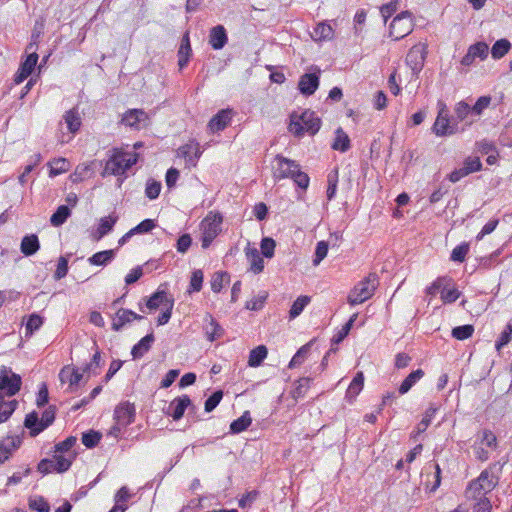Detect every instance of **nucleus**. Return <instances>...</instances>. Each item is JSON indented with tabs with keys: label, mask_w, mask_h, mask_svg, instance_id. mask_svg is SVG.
Masks as SVG:
<instances>
[{
	"label": "nucleus",
	"mask_w": 512,
	"mask_h": 512,
	"mask_svg": "<svg viewBox=\"0 0 512 512\" xmlns=\"http://www.w3.org/2000/svg\"><path fill=\"white\" fill-rule=\"evenodd\" d=\"M38 59L39 56L35 51L27 55L25 60L20 63V66L14 76V81L16 84L22 83L32 74L38 62Z\"/></svg>",
	"instance_id": "nucleus-14"
},
{
	"label": "nucleus",
	"mask_w": 512,
	"mask_h": 512,
	"mask_svg": "<svg viewBox=\"0 0 512 512\" xmlns=\"http://www.w3.org/2000/svg\"><path fill=\"white\" fill-rule=\"evenodd\" d=\"M71 215L68 205H60L50 217V223L54 227L63 225Z\"/></svg>",
	"instance_id": "nucleus-34"
},
{
	"label": "nucleus",
	"mask_w": 512,
	"mask_h": 512,
	"mask_svg": "<svg viewBox=\"0 0 512 512\" xmlns=\"http://www.w3.org/2000/svg\"><path fill=\"white\" fill-rule=\"evenodd\" d=\"M321 127V120L315 112L304 110L300 115L295 112L290 116L289 131L297 137H301L305 132L315 135Z\"/></svg>",
	"instance_id": "nucleus-1"
},
{
	"label": "nucleus",
	"mask_w": 512,
	"mask_h": 512,
	"mask_svg": "<svg viewBox=\"0 0 512 512\" xmlns=\"http://www.w3.org/2000/svg\"><path fill=\"white\" fill-rule=\"evenodd\" d=\"M150 262L145 263L143 266H136L125 277L126 285H131L137 282L144 274V268H148Z\"/></svg>",
	"instance_id": "nucleus-60"
},
{
	"label": "nucleus",
	"mask_w": 512,
	"mask_h": 512,
	"mask_svg": "<svg viewBox=\"0 0 512 512\" xmlns=\"http://www.w3.org/2000/svg\"><path fill=\"white\" fill-rule=\"evenodd\" d=\"M468 49L475 58H479L481 60L486 59L489 52V47L487 43L482 41L476 42L475 44L471 45Z\"/></svg>",
	"instance_id": "nucleus-56"
},
{
	"label": "nucleus",
	"mask_w": 512,
	"mask_h": 512,
	"mask_svg": "<svg viewBox=\"0 0 512 512\" xmlns=\"http://www.w3.org/2000/svg\"><path fill=\"white\" fill-rule=\"evenodd\" d=\"M65 123L67 124L68 130L75 134L79 131L81 126V118L79 116L78 111L75 109H71L67 111L64 115Z\"/></svg>",
	"instance_id": "nucleus-38"
},
{
	"label": "nucleus",
	"mask_w": 512,
	"mask_h": 512,
	"mask_svg": "<svg viewBox=\"0 0 512 512\" xmlns=\"http://www.w3.org/2000/svg\"><path fill=\"white\" fill-rule=\"evenodd\" d=\"M21 385L22 378L19 374L14 373L9 367H0V392L12 397L20 391Z\"/></svg>",
	"instance_id": "nucleus-6"
},
{
	"label": "nucleus",
	"mask_w": 512,
	"mask_h": 512,
	"mask_svg": "<svg viewBox=\"0 0 512 512\" xmlns=\"http://www.w3.org/2000/svg\"><path fill=\"white\" fill-rule=\"evenodd\" d=\"M252 423L249 411H245L239 418L230 424V433L239 434L248 429Z\"/></svg>",
	"instance_id": "nucleus-32"
},
{
	"label": "nucleus",
	"mask_w": 512,
	"mask_h": 512,
	"mask_svg": "<svg viewBox=\"0 0 512 512\" xmlns=\"http://www.w3.org/2000/svg\"><path fill=\"white\" fill-rule=\"evenodd\" d=\"M494 487L492 480L489 478V474L487 472H482L478 479L471 483L469 486V490L473 491V497H476V493L480 495L481 493H487Z\"/></svg>",
	"instance_id": "nucleus-25"
},
{
	"label": "nucleus",
	"mask_w": 512,
	"mask_h": 512,
	"mask_svg": "<svg viewBox=\"0 0 512 512\" xmlns=\"http://www.w3.org/2000/svg\"><path fill=\"white\" fill-rule=\"evenodd\" d=\"M156 221L153 219H145L141 221L138 225L130 229L132 235L136 234H145L152 231L156 227Z\"/></svg>",
	"instance_id": "nucleus-55"
},
{
	"label": "nucleus",
	"mask_w": 512,
	"mask_h": 512,
	"mask_svg": "<svg viewBox=\"0 0 512 512\" xmlns=\"http://www.w3.org/2000/svg\"><path fill=\"white\" fill-rule=\"evenodd\" d=\"M424 374L425 373L422 369L412 371L400 384L398 389L399 394H406L416 384V382L424 376Z\"/></svg>",
	"instance_id": "nucleus-31"
},
{
	"label": "nucleus",
	"mask_w": 512,
	"mask_h": 512,
	"mask_svg": "<svg viewBox=\"0 0 512 512\" xmlns=\"http://www.w3.org/2000/svg\"><path fill=\"white\" fill-rule=\"evenodd\" d=\"M311 298L306 295L299 296L292 304L290 311H289V318L295 319L298 317L305 307L310 303Z\"/></svg>",
	"instance_id": "nucleus-40"
},
{
	"label": "nucleus",
	"mask_w": 512,
	"mask_h": 512,
	"mask_svg": "<svg viewBox=\"0 0 512 512\" xmlns=\"http://www.w3.org/2000/svg\"><path fill=\"white\" fill-rule=\"evenodd\" d=\"M24 426L30 430V435L32 437L40 434L42 431L37 430L41 427V421L39 419L38 413L33 411L27 414L24 420Z\"/></svg>",
	"instance_id": "nucleus-39"
},
{
	"label": "nucleus",
	"mask_w": 512,
	"mask_h": 512,
	"mask_svg": "<svg viewBox=\"0 0 512 512\" xmlns=\"http://www.w3.org/2000/svg\"><path fill=\"white\" fill-rule=\"evenodd\" d=\"M121 123L132 129L140 130L148 126L149 117L143 109H128L123 114Z\"/></svg>",
	"instance_id": "nucleus-9"
},
{
	"label": "nucleus",
	"mask_w": 512,
	"mask_h": 512,
	"mask_svg": "<svg viewBox=\"0 0 512 512\" xmlns=\"http://www.w3.org/2000/svg\"><path fill=\"white\" fill-rule=\"evenodd\" d=\"M276 241L271 237H263L260 243L261 256H274Z\"/></svg>",
	"instance_id": "nucleus-61"
},
{
	"label": "nucleus",
	"mask_w": 512,
	"mask_h": 512,
	"mask_svg": "<svg viewBox=\"0 0 512 512\" xmlns=\"http://www.w3.org/2000/svg\"><path fill=\"white\" fill-rule=\"evenodd\" d=\"M268 350L266 346L259 345L256 348L252 349L249 354L248 365L250 367H258L267 357Z\"/></svg>",
	"instance_id": "nucleus-36"
},
{
	"label": "nucleus",
	"mask_w": 512,
	"mask_h": 512,
	"mask_svg": "<svg viewBox=\"0 0 512 512\" xmlns=\"http://www.w3.org/2000/svg\"><path fill=\"white\" fill-rule=\"evenodd\" d=\"M21 442L22 441L19 436H8L0 441V464L10 458L12 452L20 447Z\"/></svg>",
	"instance_id": "nucleus-20"
},
{
	"label": "nucleus",
	"mask_w": 512,
	"mask_h": 512,
	"mask_svg": "<svg viewBox=\"0 0 512 512\" xmlns=\"http://www.w3.org/2000/svg\"><path fill=\"white\" fill-rule=\"evenodd\" d=\"M356 318H357V314H353L350 317V319L342 326V328L333 336V338L331 339L332 347L334 345L339 344L347 337Z\"/></svg>",
	"instance_id": "nucleus-41"
},
{
	"label": "nucleus",
	"mask_w": 512,
	"mask_h": 512,
	"mask_svg": "<svg viewBox=\"0 0 512 512\" xmlns=\"http://www.w3.org/2000/svg\"><path fill=\"white\" fill-rule=\"evenodd\" d=\"M138 159L139 154L136 152L131 153L115 149L113 155L106 163L105 170L112 175L121 176L134 166Z\"/></svg>",
	"instance_id": "nucleus-2"
},
{
	"label": "nucleus",
	"mask_w": 512,
	"mask_h": 512,
	"mask_svg": "<svg viewBox=\"0 0 512 512\" xmlns=\"http://www.w3.org/2000/svg\"><path fill=\"white\" fill-rule=\"evenodd\" d=\"M135 415V405L126 401L116 406L113 418L117 424L127 427L134 422Z\"/></svg>",
	"instance_id": "nucleus-12"
},
{
	"label": "nucleus",
	"mask_w": 512,
	"mask_h": 512,
	"mask_svg": "<svg viewBox=\"0 0 512 512\" xmlns=\"http://www.w3.org/2000/svg\"><path fill=\"white\" fill-rule=\"evenodd\" d=\"M511 49V43L508 39L502 38L497 40L491 48V56L498 60L504 57Z\"/></svg>",
	"instance_id": "nucleus-35"
},
{
	"label": "nucleus",
	"mask_w": 512,
	"mask_h": 512,
	"mask_svg": "<svg viewBox=\"0 0 512 512\" xmlns=\"http://www.w3.org/2000/svg\"><path fill=\"white\" fill-rule=\"evenodd\" d=\"M50 164L49 176L55 177L69 170V161L65 158H55Z\"/></svg>",
	"instance_id": "nucleus-43"
},
{
	"label": "nucleus",
	"mask_w": 512,
	"mask_h": 512,
	"mask_svg": "<svg viewBox=\"0 0 512 512\" xmlns=\"http://www.w3.org/2000/svg\"><path fill=\"white\" fill-rule=\"evenodd\" d=\"M485 494L486 493H481L480 495H478V493H476V497H474L475 499H477V502L475 503L474 506L475 512H491L492 505L490 500L487 497H485Z\"/></svg>",
	"instance_id": "nucleus-62"
},
{
	"label": "nucleus",
	"mask_w": 512,
	"mask_h": 512,
	"mask_svg": "<svg viewBox=\"0 0 512 512\" xmlns=\"http://www.w3.org/2000/svg\"><path fill=\"white\" fill-rule=\"evenodd\" d=\"M363 386H364V374H363V372L360 371V372L356 373L353 380L351 381V383L346 391L345 398L349 402H352L362 391Z\"/></svg>",
	"instance_id": "nucleus-28"
},
{
	"label": "nucleus",
	"mask_w": 512,
	"mask_h": 512,
	"mask_svg": "<svg viewBox=\"0 0 512 512\" xmlns=\"http://www.w3.org/2000/svg\"><path fill=\"white\" fill-rule=\"evenodd\" d=\"M53 459L55 461L56 473H64L70 469L74 457L67 458L63 455H55Z\"/></svg>",
	"instance_id": "nucleus-59"
},
{
	"label": "nucleus",
	"mask_w": 512,
	"mask_h": 512,
	"mask_svg": "<svg viewBox=\"0 0 512 512\" xmlns=\"http://www.w3.org/2000/svg\"><path fill=\"white\" fill-rule=\"evenodd\" d=\"M56 415V407L53 405H50L42 414L41 421V427L37 429L38 431H43L47 427H49L55 420Z\"/></svg>",
	"instance_id": "nucleus-54"
},
{
	"label": "nucleus",
	"mask_w": 512,
	"mask_h": 512,
	"mask_svg": "<svg viewBox=\"0 0 512 512\" xmlns=\"http://www.w3.org/2000/svg\"><path fill=\"white\" fill-rule=\"evenodd\" d=\"M117 220L118 217L115 215H109L101 218L94 236L97 239H100L103 236L107 235L109 232L113 230V227L116 224Z\"/></svg>",
	"instance_id": "nucleus-30"
},
{
	"label": "nucleus",
	"mask_w": 512,
	"mask_h": 512,
	"mask_svg": "<svg viewBox=\"0 0 512 512\" xmlns=\"http://www.w3.org/2000/svg\"><path fill=\"white\" fill-rule=\"evenodd\" d=\"M143 316L133 312L129 309L120 308L116 312V315L112 322V329L114 331H120L124 325L132 322L133 320H142Z\"/></svg>",
	"instance_id": "nucleus-18"
},
{
	"label": "nucleus",
	"mask_w": 512,
	"mask_h": 512,
	"mask_svg": "<svg viewBox=\"0 0 512 512\" xmlns=\"http://www.w3.org/2000/svg\"><path fill=\"white\" fill-rule=\"evenodd\" d=\"M203 271L196 269L192 272L188 292H199L203 286Z\"/></svg>",
	"instance_id": "nucleus-50"
},
{
	"label": "nucleus",
	"mask_w": 512,
	"mask_h": 512,
	"mask_svg": "<svg viewBox=\"0 0 512 512\" xmlns=\"http://www.w3.org/2000/svg\"><path fill=\"white\" fill-rule=\"evenodd\" d=\"M161 188H162L161 182L150 178L147 180V183H146L145 196L150 200H155L159 197Z\"/></svg>",
	"instance_id": "nucleus-47"
},
{
	"label": "nucleus",
	"mask_w": 512,
	"mask_h": 512,
	"mask_svg": "<svg viewBox=\"0 0 512 512\" xmlns=\"http://www.w3.org/2000/svg\"><path fill=\"white\" fill-rule=\"evenodd\" d=\"M170 300V297H168L167 292L164 290H157L155 293H153L149 299L146 302L147 308L150 310L157 309L160 305H167V301Z\"/></svg>",
	"instance_id": "nucleus-37"
},
{
	"label": "nucleus",
	"mask_w": 512,
	"mask_h": 512,
	"mask_svg": "<svg viewBox=\"0 0 512 512\" xmlns=\"http://www.w3.org/2000/svg\"><path fill=\"white\" fill-rule=\"evenodd\" d=\"M436 411H437V408L433 407V406H430L429 408L426 409L422 420L417 425V428H416L417 434H421L426 431V429L431 424V422L436 414Z\"/></svg>",
	"instance_id": "nucleus-46"
},
{
	"label": "nucleus",
	"mask_w": 512,
	"mask_h": 512,
	"mask_svg": "<svg viewBox=\"0 0 512 512\" xmlns=\"http://www.w3.org/2000/svg\"><path fill=\"white\" fill-rule=\"evenodd\" d=\"M43 324V319L38 314H31L25 326V336H31Z\"/></svg>",
	"instance_id": "nucleus-49"
},
{
	"label": "nucleus",
	"mask_w": 512,
	"mask_h": 512,
	"mask_svg": "<svg viewBox=\"0 0 512 512\" xmlns=\"http://www.w3.org/2000/svg\"><path fill=\"white\" fill-rule=\"evenodd\" d=\"M154 340V334L151 332L143 337L137 344H135L131 350L133 359H139L143 357L150 350Z\"/></svg>",
	"instance_id": "nucleus-26"
},
{
	"label": "nucleus",
	"mask_w": 512,
	"mask_h": 512,
	"mask_svg": "<svg viewBox=\"0 0 512 512\" xmlns=\"http://www.w3.org/2000/svg\"><path fill=\"white\" fill-rule=\"evenodd\" d=\"M320 84V69L315 72L303 74L298 82V90L306 97L311 96L318 89Z\"/></svg>",
	"instance_id": "nucleus-10"
},
{
	"label": "nucleus",
	"mask_w": 512,
	"mask_h": 512,
	"mask_svg": "<svg viewBox=\"0 0 512 512\" xmlns=\"http://www.w3.org/2000/svg\"><path fill=\"white\" fill-rule=\"evenodd\" d=\"M311 343L312 342H309L305 345H303L296 353L295 355L292 357L288 367L289 368H295V367H298L300 366L304 360L306 359L309 351H310V347H311Z\"/></svg>",
	"instance_id": "nucleus-45"
},
{
	"label": "nucleus",
	"mask_w": 512,
	"mask_h": 512,
	"mask_svg": "<svg viewBox=\"0 0 512 512\" xmlns=\"http://www.w3.org/2000/svg\"><path fill=\"white\" fill-rule=\"evenodd\" d=\"M29 508L37 512H50V505L42 496L30 498Z\"/></svg>",
	"instance_id": "nucleus-58"
},
{
	"label": "nucleus",
	"mask_w": 512,
	"mask_h": 512,
	"mask_svg": "<svg viewBox=\"0 0 512 512\" xmlns=\"http://www.w3.org/2000/svg\"><path fill=\"white\" fill-rule=\"evenodd\" d=\"M192 55L193 51L191 47L190 36L189 32L186 31L181 38L180 46L177 51L178 66L180 71L188 66Z\"/></svg>",
	"instance_id": "nucleus-16"
},
{
	"label": "nucleus",
	"mask_w": 512,
	"mask_h": 512,
	"mask_svg": "<svg viewBox=\"0 0 512 512\" xmlns=\"http://www.w3.org/2000/svg\"><path fill=\"white\" fill-rule=\"evenodd\" d=\"M474 332L473 325L467 324L462 326H457L452 329V336L457 340H466L472 336Z\"/></svg>",
	"instance_id": "nucleus-52"
},
{
	"label": "nucleus",
	"mask_w": 512,
	"mask_h": 512,
	"mask_svg": "<svg viewBox=\"0 0 512 512\" xmlns=\"http://www.w3.org/2000/svg\"><path fill=\"white\" fill-rule=\"evenodd\" d=\"M377 285V278L375 274H369L366 278L354 286L347 296V302L351 306H355L370 299Z\"/></svg>",
	"instance_id": "nucleus-4"
},
{
	"label": "nucleus",
	"mask_w": 512,
	"mask_h": 512,
	"mask_svg": "<svg viewBox=\"0 0 512 512\" xmlns=\"http://www.w3.org/2000/svg\"><path fill=\"white\" fill-rule=\"evenodd\" d=\"M44 33V21L37 20L35 22L34 28L31 34V42L27 46V50L36 49L38 46V41L41 35Z\"/></svg>",
	"instance_id": "nucleus-48"
},
{
	"label": "nucleus",
	"mask_w": 512,
	"mask_h": 512,
	"mask_svg": "<svg viewBox=\"0 0 512 512\" xmlns=\"http://www.w3.org/2000/svg\"><path fill=\"white\" fill-rule=\"evenodd\" d=\"M440 106L436 120L432 126V132L438 137L451 136L458 132L457 122H451L446 105L439 101Z\"/></svg>",
	"instance_id": "nucleus-5"
},
{
	"label": "nucleus",
	"mask_w": 512,
	"mask_h": 512,
	"mask_svg": "<svg viewBox=\"0 0 512 512\" xmlns=\"http://www.w3.org/2000/svg\"><path fill=\"white\" fill-rule=\"evenodd\" d=\"M204 321L205 325V335L210 342H213L217 339H220L224 334V329L221 325L216 321L215 318L211 314H207Z\"/></svg>",
	"instance_id": "nucleus-23"
},
{
	"label": "nucleus",
	"mask_w": 512,
	"mask_h": 512,
	"mask_svg": "<svg viewBox=\"0 0 512 512\" xmlns=\"http://www.w3.org/2000/svg\"><path fill=\"white\" fill-rule=\"evenodd\" d=\"M276 160L278 162V175L277 178H291L292 180L295 178L294 175L301 172L300 164L289 158H286L280 154L276 156Z\"/></svg>",
	"instance_id": "nucleus-13"
},
{
	"label": "nucleus",
	"mask_w": 512,
	"mask_h": 512,
	"mask_svg": "<svg viewBox=\"0 0 512 512\" xmlns=\"http://www.w3.org/2000/svg\"><path fill=\"white\" fill-rule=\"evenodd\" d=\"M193 146L191 144H185L178 148L177 154L180 157H183L186 162V166L195 167L197 165V161L200 158L202 152L200 151L199 147H195L194 153H192Z\"/></svg>",
	"instance_id": "nucleus-24"
},
{
	"label": "nucleus",
	"mask_w": 512,
	"mask_h": 512,
	"mask_svg": "<svg viewBox=\"0 0 512 512\" xmlns=\"http://www.w3.org/2000/svg\"><path fill=\"white\" fill-rule=\"evenodd\" d=\"M427 295L435 296L438 292L441 294V300L445 304L454 303L459 297L460 292L454 287V281L449 276L438 277L425 290Z\"/></svg>",
	"instance_id": "nucleus-3"
},
{
	"label": "nucleus",
	"mask_w": 512,
	"mask_h": 512,
	"mask_svg": "<svg viewBox=\"0 0 512 512\" xmlns=\"http://www.w3.org/2000/svg\"><path fill=\"white\" fill-rule=\"evenodd\" d=\"M294 176H295V178L293 179V181H294L295 185L297 186V188L299 189V191H297V199L303 200V193L309 187L310 177L308 176L307 173H305L303 171H301L300 173H297Z\"/></svg>",
	"instance_id": "nucleus-44"
},
{
	"label": "nucleus",
	"mask_w": 512,
	"mask_h": 512,
	"mask_svg": "<svg viewBox=\"0 0 512 512\" xmlns=\"http://www.w3.org/2000/svg\"><path fill=\"white\" fill-rule=\"evenodd\" d=\"M412 31L411 13L402 11L389 25V35L395 40H400Z\"/></svg>",
	"instance_id": "nucleus-7"
},
{
	"label": "nucleus",
	"mask_w": 512,
	"mask_h": 512,
	"mask_svg": "<svg viewBox=\"0 0 512 512\" xmlns=\"http://www.w3.org/2000/svg\"><path fill=\"white\" fill-rule=\"evenodd\" d=\"M230 283V274L226 271H217L211 277V290L219 293L222 288Z\"/></svg>",
	"instance_id": "nucleus-33"
},
{
	"label": "nucleus",
	"mask_w": 512,
	"mask_h": 512,
	"mask_svg": "<svg viewBox=\"0 0 512 512\" xmlns=\"http://www.w3.org/2000/svg\"><path fill=\"white\" fill-rule=\"evenodd\" d=\"M233 110L230 108L219 110L209 121V128L213 133L223 131L231 122Z\"/></svg>",
	"instance_id": "nucleus-17"
},
{
	"label": "nucleus",
	"mask_w": 512,
	"mask_h": 512,
	"mask_svg": "<svg viewBox=\"0 0 512 512\" xmlns=\"http://www.w3.org/2000/svg\"><path fill=\"white\" fill-rule=\"evenodd\" d=\"M191 405V400L188 395H182L180 397L175 398L169 405L168 414L174 420H180L185 410L188 406Z\"/></svg>",
	"instance_id": "nucleus-21"
},
{
	"label": "nucleus",
	"mask_w": 512,
	"mask_h": 512,
	"mask_svg": "<svg viewBox=\"0 0 512 512\" xmlns=\"http://www.w3.org/2000/svg\"><path fill=\"white\" fill-rule=\"evenodd\" d=\"M268 297L267 292H262L261 294L253 297L249 301L246 302L245 308L251 311H258L263 308Z\"/></svg>",
	"instance_id": "nucleus-53"
},
{
	"label": "nucleus",
	"mask_w": 512,
	"mask_h": 512,
	"mask_svg": "<svg viewBox=\"0 0 512 512\" xmlns=\"http://www.w3.org/2000/svg\"><path fill=\"white\" fill-rule=\"evenodd\" d=\"M222 216L218 213L211 218L210 216H207L202 221V227H203V234L201 238L202 247L208 248L212 241L217 237L219 231H220V225L222 223Z\"/></svg>",
	"instance_id": "nucleus-8"
},
{
	"label": "nucleus",
	"mask_w": 512,
	"mask_h": 512,
	"mask_svg": "<svg viewBox=\"0 0 512 512\" xmlns=\"http://www.w3.org/2000/svg\"><path fill=\"white\" fill-rule=\"evenodd\" d=\"M474 117H476L473 113L471 105H469L465 101H460L455 106V119L454 122H463L465 121V125H471L474 122Z\"/></svg>",
	"instance_id": "nucleus-22"
},
{
	"label": "nucleus",
	"mask_w": 512,
	"mask_h": 512,
	"mask_svg": "<svg viewBox=\"0 0 512 512\" xmlns=\"http://www.w3.org/2000/svg\"><path fill=\"white\" fill-rule=\"evenodd\" d=\"M491 100V96L489 95L479 97L475 104L471 106L474 115L476 117L480 116L483 113V111L490 105Z\"/></svg>",
	"instance_id": "nucleus-63"
},
{
	"label": "nucleus",
	"mask_w": 512,
	"mask_h": 512,
	"mask_svg": "<svg viewBox=\"0 0 512 512\" xmlns=\"http://www.w3.org/2000/svg\"><path fill=\"white\" fill-rule=\"evenodd\" d=\"M512 335V324H507L504 330L501 332L498 340L495 343L496 349L499 351L503 346L507 345L511 340Z\"/></svg>",
	"instance_id": "nucleus-64"
},
{
	"label": "nucleus",
	"mask_w": 512,
	"mask_h": 512,
	"mask_svg": "<svg viewBox=\"0 0 512 512\" xmlns=\"http://www.w3.org/2000/svg\"><path fill=\"white\" fill-rule=\"evenodd\" d=\"M17 406V400L5 402V404L0 408V424L6 422L11 417Z\"/></svg>",
	"instance_id": "nucleus-57"
},
{
	"label": "nucleus",
	"mask_w": 512,
	"mask_h": 512,
	"mask_svg": "<svg viewBox=\"0 0 512 512\" xmlns=\"http://www.w3.org/2000/svg\"><path fill=\"white\" fill-rule=\"evenodd\" d=\"M101 433L90 430L88 432L83 433L82 435V443L87 448H94L98 445L99 441L101 440Z\"/></svg>",
	"instance_id": "nucleus-51"
},
{
	"label": "nucleus",
	"mask_w": 512,
	"mask_h": 512,
	"mask_svg": "<svg viewBox=\"0 0 512 512\" xmlns=\"http://www.w3.org/2000/svg\"><path fill=\"white\" fill-rule=\"evenodd\" d=\"M228 42L226 28L219 24L210 29L209 44L214 50H221Z\"/></svg>",
	"instance_id": "nucleus-19"
},
{
	"label": "nucleus",
	"mask_w": 512,
	"mask_h": 512,
	"mask_svg": "<svg viewBox=\"0 0 512 512\" xmlns=\"http://www.w3.org/2000/svg\"><path fill=\"white\" fill-rule=\"evenodd\" d=\"M40 248V242L36 234H28L22 238L20 249L24 256H32Z\"/></svg>",
	"instance_id": "nucleus-27"
},
{
	"label": "nucleus",
	"mask_w": 512,
	"mask_h": 512,
	"mask_svg": "<svg viewBox=\"0 0 512 512\" xmlns=\"http://www.w3.org/2000/svg\"><path fill=\"white\" fill-rule=\"evenodd\" d=\"M331 148L342 153L347 152L351 148L350 138L341 127L335 130V139Z\"/></svg>",
	"instance_id": "nucleus-29"
},
{
	"label": "nucleus",
	"mask_w": 512,
	"mask_h": 512,
	"mask_svg": "<svg viewBox=\"0 0 512 512\" xmlns=\"http://www.w3.org/2000/svg\"><path fill=\"white\" fill-rule=\"evenodd\" d=\"M311 382H312V378H310V377L300 378L296 382V385H295L294 389L292 390V397L295 400H298L299 398H303L306 395L308 389L310 388Z\"/></svg>",
	"instance_id": "nucleus-42"
},
{
	"label": "nucleus",
	"mask_w": 512,
	"mask_h": 512,
	"mask_svg": "<svg viewBox=\"0 0 512 512\" xmlns=\"http://www.w3.org/2000/svg\"><path fill=\"white\" fill-rule=\"evenodd\" d=\"M425 58L426 46L414 45L407 53L406 63L414 74H418L423 69Z\"/></svg>",
	"instance_id": "nucleus-11"
},
{
	"label": "nucleus",
	"mask_w": 512,
	"mask_h": 512,
	"mask_svg": "<svg viewBox=\"0 0 512 512\" xmlns=\"http://www.w3.org/2000/svg\"><path fill=\"white\" fill-rule=\"evenodd\" d=\"M84 373L83 371L80 372L78 368L65 366L60 370L59 379L62 383H69L68 389L72 393L76 391Z\"/></svg>",
	"instance_id": "nucleus-15"
}]
</instances>
